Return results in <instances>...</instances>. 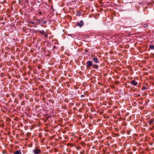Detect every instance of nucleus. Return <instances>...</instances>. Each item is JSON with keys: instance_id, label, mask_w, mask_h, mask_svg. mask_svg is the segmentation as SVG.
<instances>
[{"instance_id": "f257e3e1", "label": "nucleus", "mask_w": 154, "mask_h": 154, "mask_svg": "<svg viewBox=\"0 0 154 154\" xmlns=\"http://www.w3.org/2000/svg\"><path fill=\"white\" fill-rule=\"evenodd\" d=\"M84 24V22L82 20H80L79 22H77L76 24V26L80 28H81Z\"/></svg>"}, {"instance_id": "f03ea898", "label": "nucleus", "mask_w": 154, "mask_h": 154, "mask_svg": "<svg viewBox=\"0 0 154 154\" xmlns=\"http://www.w3.org/2000/svg\"><path fill=\"white\" fill-rule=\"evenodd\" d=\"M33 152L35 154H38L41 152V150L39 149L35 148L33 150Z\"/></svg>"}, {"instance_id": "7ed1b4c3", "label": "nucleus", "mask_w": 154, "mask_h": 154, "mask_svg": "<svg viewBox=\"0 0 154 154\" xmlns=\"http://www.w3.org/2000/svg\"><path fill=\"white\" fill-rule=\"evenodd\" d=\"M86 67L88 68V67L92 66L93 65L92 62L91 61H88L86 63Z\"/></svg>"}, {"instance_id": "20e7f679", "label": "nucleus", "mask_w": 154, "mask_h": 154, "mask_svg": "<svg viewBox=\"0 0 154 154\" xmlns=\"http://www.w3.org/2000/svg\"><path fill=\"white\" fill-rule=\"evenodd\" d=\"M131 83V84L133 85L134 86H136L138 84V82H136L135 80H133L132 81Z\"/></svg>"}, {"instance_id": "39448f33", "label": "nucleus", "mask_w": 154, "mask_h": 154, "mask_svg": "<svg viewBox=\"0 0 154 154\" xmlns=\"http://www.w3.org/2000/svg\"><path fill=\"white\" fill-rule=\"evenodd\" d=\"M92 60L94 61L96 63H99V60L97 59V58L96 57H94L93 58Z\"/></svg>"}, {"instance_id": "423d86ee", "label": "nucleus", "mask_w": 154, "mask_h": 154, "mask_svg": "<svg viewBox=\"0 0 154 154\" xmlns=\"http://www.w3.org/2000/svg\"><path fill=\"white\" fill-rule=\"evenodd\" d=\"M154 119H150L149 120L148 122L149 123V125H150L153 122H154Z\"/></svg>"}, {"instance_id": "0eeeda50", "label": "nucleus", "mask_w": 154, "mask_h": 154, "mask_svg": "<svg viewBox=\"0 0 154 154\" xmlns=\"http://www.w3.org/2000/svg\"><path fill=\"white\" fill-rule=\"evenodd\" d=\"M93 68L95 69H97L98 68V66L97 65L94 64L93 65Z\"/></svg>"}, {"instance_id": "6e6552de", "label": "nucleus", "mask_w": 154, "mask_h": 154, "mask_svg": "<svg viewBox=\"0 0 154 154\" xmlns=\"http://www.w3.org/2000/svg\"><path fill=\"white\" fill-rule=\"evenodd\" d=\"M14 154H21V153L20 150H18L14 152Z\"/></svg>"}, {"instance_id": "1a4fd4ad", "label": "nucleus", "mask_w": 154, "mask_h": 154, "mask_svg": "<svg viewBox=\"0 0 154 154\" xmlns=\"http://www.w3.org/2000/svg\"><path fill=\"white\" fill-rule=\"evenodd\" d=\"M38 32L43 34H45V32L43 30H40L38 31Z\"/></svg>"}, {"instance_id": "9d476101", "label": "nucleus", "mask_w": 154, "mask_h": 154, "mask_svg": "<svg viewBox=\"0 0 154 154\" xmlns=\"http://www.w3.org/2000/svg\"><path fill=\"white\" fill-rule=\"evenodd\" d=\"M149 48L151 49H154V46L153 45H151L149 46Z\"/></svg>"}, {"instance_id": "9b49d317", "label": "nucleus", "mask_w": 154, "mask_h": 154, "mask_svg": "<svg viewBox=\"0 0 154 154\" xmlns=\"http://www.w3.org/2000/svg\"><path fill=\"white\" fill-rule=\"evenodd\" d=\"M143 26L144 28H146L148 27V25L147 24L145 23L143 24Z\"/></svg>"}, {"instance_id": "f8f14e48", "label": "nucleus", "mask_w": 154, "mask_h": 154, "mask_svg": "<svg viewBox=\"0 0 154 154\" xmlns=\"http://www.w3.org/2000/svg\"><path fill=\"white\" fill-rule=\"evenodd\" d=\"M81 147L79 146H77V148H76V149L77 150H80V149H81Z\"/></svg>"}, {"instance_id": "ddd939ff", "label": "nucleus", "mask_w": 154, "mask_h": 154, "mask_svg": "<svg viewBox=\"0 0 154 154\" xmlns=\"http://www.w3.org/2000/svg\"><path fill=\"white\" fill-rule=\"evenodd\" d=\"M146 89V88L145 86H143L142 88V90L143 91L144 90H145Z\"/></svg>"}, {"instance_id": "4468645a", "label": "nucleus", "mask_w": 154, "mask_h": 154, "mask_svg": "<svg viewBox=\"0 0 154 154\" xmlns=\"http://www.w3.org/2000/svg\"><path fill=\"white\" fill-rule=\"evenodd\" d=\"M53 48L54 50L57 49V47L55 46H53Z\"/></svg>"}, {"instance_id": "2eb2a0df", "label": "nucleus", "mask_w": 154, "mask_h": 154, "mask_svg": "<svg viewBox=\"0 0 154 154\" xmlns=\"http://www.w3.org/2000/svg\"><path fill=\"white\" fill-rule=\"evenodd\" d=\"M46 21H44L43 22V24H46Z\"/></svg>"}, {"instance_id": "dca6fc26", "label": "nucleus", "mask_w": 154, "mask_h": 154, "mask_svg": "<svg viewBox=\"0 0 154 154\" xmlns=\"http://www.w3.org/2000/svg\"><path fill=\"white\" fill-rule=\"evenodd\" d=\"M3 20V18H0V20Z\"/></svg>"}, {"instance_id": "f3484780", "label": "nucleus", "mask_w": 154, "mask_h": 154, "mask_svg": "<svg viewBox=\"0 0 154 154\" xmlns=\"http://www.w3.org/2000/svg\"><path fill=\"white\" fill-rule=\"evenodd\" d=\"M38 68L39 69H41V66H38Z\"/></svg>"}, {"instance_id": "a211bd4d", "label": "nucleus", "mask_w": 154, "mask_h": 154, "mask_svg": "<svg viewBox=\"0 0 154 154\" xmlns=\"http://www.w3.org/2000/svg\"><path fill=\"white\" fill-rule=\"evenodd\" d=\"M81 97H84V95H82L81 96Z\"/></svg>"}, {"instance_id": "6ab92c4d", "label": "nucleus", "mask_w": 154, "mask_h": 154, "mask_svg": "<svg viewBox=\"0 0 154 154\" xmlns=\"http://www.w3.org/2000/svg\"><path fill=\"white\" fill-rule=\"evenodd\" d=\"M39 14H42V12H39Z\"/></svg>"}, {"instance_id": "aec40b11", "label": "nucleus", "mask_w": 154, "mask_h": 154, "mask_svg": "<svg viewBox=\"0 0 154 154\" xmlns=\"http://www.w3.org/2000/svg\"><path fill=\"white\" fill-rule=\"evenodd\" d=\"M45 34V36L47 37V36H48L46 34Z\"/></svg>"}, {"instance_id": "412c9836", "label": "nucleus", "mask_w": 154, "mask_h": 154, "mask_svg": "<svg viewBox=\"0 0 154 154\" xmlns=\"http://www.w3.org/2000/svg\"><path fill=\"white\" fill-rule=\"evenodd\" d=\"M37 21H40V20H37Z\"/></svg>"}, {"instance_id": "4be33fe9", "label": "nucleus", "mask_w": 154, "mask_h": 154, "mask_svg": "<svg viewBox=\"0 0 154 154\" xmlns=\"http://www.w3.org/2000/svg\"><path fill=\"white\" fill-rule=\"evenodd\" d=\"M84 144L85 145V144L84 143H83L82 144V145H83Z\"/></svg>"}, {"instance_id": "5701e85b", "label": "nucleus", "mask_w": 154, "mask_h": 154, "mask_svg": "<svg viewBox=\"0 0 154 154\" xmlns=\"http://www.w3.org/2000/svg\"><path fill=\"white\" fill-rule=\"evenodd\" d=\"M31 23H32V24H33V22H32Z\"/></svg>"}]
</instances>
